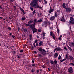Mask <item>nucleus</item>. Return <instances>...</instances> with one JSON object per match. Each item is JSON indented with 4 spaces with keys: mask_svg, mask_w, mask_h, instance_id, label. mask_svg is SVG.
<instances>
[{
    "mask_svg": "<svg viewBox=\"0 0 74 74\" xmlns=\"http://www.w3.org/2000/svg\"><path fill=\"white\" fill-rule=\"evenodd\" d=\"M72 10V9L70 8H67L66 9V11L67 12H70Z\"/></svg>",
    "mask_w": 74,
    "mask_h": 74,
    "instance_id": "0eeeda50",
    "label": "nucleus"
},
{
    "mask_svg": "<svg viewBox=\"0 0 74 74\" xmlns=\"http://www.w3.org/2000/svg\"><path fill=\"white\" fill-rule=\"evenodd\" d=\"M0 18L1 19H3L2 17H0Z\"/></svg>",
    "mask_w": 74,
    "mask_h": 74,
    "instance_id": "69168bd1",
    "label": "nucleus"
},
{
    "mask_svg": "<svg viewBox=\"0 0 74 74\" xmlns=\"http://www.w3.org/2000/svg\"><path fill=\"white\" fill-rule=\"evenodd\" d=\"M21 19H22V20L23 21H25V20L26 19V18L25 17V16H23L22 18Z\"/></svg>",
    "mask_w": 74,
    "mask_h": 74,
    "instance_id": "5701e85b",
    "label": "nucleus"
},
{
    "mask_svg": "<svg viewBox=\"0 0 74 74\" xmlns=\"http://www.w3.org/2000/svg\"><path fill=\"white\" fill-rule=\"evenodd\" d=\"M29 26V28L32 29V31L33 32V33H35L37 32L38 30L35 28L34 25L30 24Z\"/></svg>",
    "mask_w": 74,
    "mask_h": 74,
    "instance_id": "f03ea898",
    "label": "nucleus"
},
{
    "mask_svg": "<svg viewBox=\"0 0 74 74\" xmlns=\"http://www.w3.org/2000/svg\"><path fill=\"white\" fill-rule=\"evenodd\" d=\"M30 8L31 10H32V11H33V8L31 6L30 7Z\"/></svg>",
    "mask_w": 74,
    "mask_h": 74,
    "instance_id": "e433bc0d",
    "label": "nucleus"
},
{
    "mask_svg": "<svg viewBox=\"0 0 74 74\" xmlns=\"http://www.w3.org/2000/svg\"><path fill=\"white\" fill-rule=\"evenodd\" d=\"M65 5H66V4H65V3H63L62 5V7L64 8L65 6Z\"/></svg>",
    "mask_w": 74,
    "mask_h": 74,
    "instance_id": "bb28decb",
    "label": "nucleus"
},
{
    "mask_svg": "<svg viewBox=\"0 0 74 74\" xmlns=\"http://www.w3.org/2000/svg\"><path fill=\"white\" fill-rule=\"evenodd\" d=\"M13 7H14V10H15V9H16V6H13Z\"/></svg>",
    "mask_w": 74,
    "mask_h": 74,
    "instance_id": "a18cd8bd",
    "label": "nucleus"
},
{
    "mask_svg": "<svg viewBox=\"0 0 74 74\" xmlns=\"http://www.w3.org/2000/svg\"><path fill=\"white\" fill-rule=\"evenodd\" d=\"M61 59V56H60V55H59V57L58 58V60H60Z\"/></svg>",
    "mask_w": 74,
    "mask_h": 74,
    "instance_id": "2f4dec72",
    "label": "nucleus"
},
{
    "mask_svg": "<svg viewBox=\"0 0 74 74\" xmlns=\"http://www.w3.org/2000/svg\"><path fill=\"white\" fill-rule=\"evenodd\" d=\"M36 46H37V47H38V43H36Z\"/></svg>",
    "mask_w": 74,
    "mask_h": 74,
    "instance_id": "e2e57ef3",
    "label": "nucleus"
},
{
    "mask_svg": "<svg viewBox=\"0 0 74 74\" xmlns=\"http://www.w3.org/2000/svg\"><path fill=\"white\" fill-rule=\"evenodd\" d=\"M42 26H44L45 27H47V25L45 24V23H43L42 24Z\"/></svg>",
    "mask_w": 74,
    "mask_h": 74,
    "instance_id": "dca6fc26",
    "label": "nucleus"
},
{
    "mask_svg": "<svg viewBox=\"0 0 74 74\" xmlns=\"http://www.w3.org/2000/svg\"><path fill=\"white\" fill-rule=\"evenodd\" d=\"M66 60V59H64L63 60H60V62H63L64 61Z\"/></svg>",
    "mask_w": 74,
    "mask_h": 74,
    "instance_id": "cd10ccee",
    "label": "nucleus"
},
{
    "mask_svg": "<svg viewBox=\"0 0 74 74\" xmlns=\"http://www.w3.org/2000/svg\"><path fill=\"white\" fill-rule=\"evenodd\" d=\"M37 38H39V36H37Z\"/></svg>",
    "mask_w": 74,
    "mask_h": 74,
    "instance_id": "774afa93",
    "label": "nucleus"
},
{
    "mask_svg": "<svg viewBox=\"0 0 74 74\" xmlns=\"http://www.w3.org/2000/svg\"><path fill=\"white\" fill-rule=\"evenodd\" d=\"M48 22V21H45V22H44V23L45 24H46V25H47V24Z\"/></svg>",
    "mask_w": 74,
    "mask_h": 74,
    "instance_id": "7c9ffc66",
    "label": "nucleus"
},
{
    "mask_svg": "<svg viewBox=\"0 0 74 74\" xmlns=\"http://www.w3.org/2000/svg\"><path fill=\"white\" fill-rule=\"evenodd\" d=\"M12 37H13V38H14V39H15V36H14V35H12Z\"/></svg>",
    "mask_w": 74,
    "mask_h": 74,
    "instance_id": "8fccbe9b",
    "label": "nucleus"
},
{
    "mask_svg": "<svg viewBox=\"0 0 74 74\" xmlns=\"http://www.w3.org/2000/svg\"><path fill=\"white\" fill-rule=\"evenodd\" d=\"M40 71V70H37L36 71V73H39V72Z\"/></svg>",
    "mask_w": 74,
    "mask_h": 74,
    "instance_id": "37998d69",
    "label": "nucleus"
},
{
    "mask_svg": "<svg viewBox=\"0 0 74 74\" xmlns=\"http://www.w3.org/2000/svg\"><path fill=\"white\" fill-rule=\"evenodd\" d=\"M12 33H11L9 34V35L10 36H12Z\"/></svg>",
    "mask_w": 74,
    "mask_h": 74,
    "instance_id": "4d7b16f0",
    "label": "nucleus"
},
{
    "mask_svg": "<svg viewBox=\"0 0 74 74\" xmlns=\"http://www.w3.org/2000/svg\"><path fill=\"white\" fill-rule=\"evenodd\" d=\"M42 34H45V32H43Z\"/></svg>",
    "mask_w": 74,
    "mask_h": 74,
    "instance_id": "0e129e2a",
    "label": "nucleus"
},
{
    "mask_svg": "<svg viewBox=\"0 0 74 74\" xmlns=\"http://www.w3.org/2000/svg\"><path fill=\"white\" fill-rule=\"evenodd\" d=\"M32 66L34 67V66H36V64H32Z\"/></svg>",
    "mask_w": 74,
    "mask_h": 74,
    "instance_id": "de8ad7c7",
    "label": "nucleus"
},
{
    "mask_svg": "<svg viewBox=\"0 0 74 74\" xmlns=\"http://www.w3.org/2000/svg\"><path fill=\"white\" fill-rule=\"evenodd\" d=\"M50 35L51 36H52L53 39H55L56 38V36L54 34V33L52 31L50 32Z\"/></svg>",
    "mask_w": 74,
    "mask_h": 74,
    "instance_id": "7ed1b4c3",
    "label": "nucleus"
},
{
    "mask_svg": "<svg viewBox=\"0 0 74 74\" xmlns=\"http://www.w3.org/2000/svg\"><path fill=\"white\" fill-rule=\"evenodd\" d=\"M54 62L55 63V64H56L57 63H58V62L56 60H55L54 61Z\"/></svg>",
    "mask_w": 74,
    "mask_h": 74,
    "instance_id": "ea45409f",
    "label": "nucleus"
},
{
    "mask_svg": "<svg viewBox=\"0 0 74 74\" xmlns=\"http://www.w3.org/2000/svg\"><path fill=\"white\" fill-rule=\"evenodd\" d=\"M8 30H11V29H12L11 28V27H8Z\"/></svg>",
    "mask_w": 74,
    "mask_h": 74,
    "instance_id": "c9c22d12",
    "label": "nucleus"
},
{
    "mask_svg": "<svg viewBox=\"0 0 74 74\" xmlns=\"http://www.w3.org/2000/svg\"><path fill=\"white\" fill-rule=\"evenodd\" d=\"M68 48L69 49V50L70 51H72L71 48V47H70L68 46Z\"/></svg>",
    "mask_w": 74,
    "mask_h": 74,
    "instance_id": "aec40b11",
    "label": "nucleus"
},
{
    "mask_svg": "<svg viewBox=\"0 0 74 74\" xmlns=\"http://www.w3.org/2000/svg\"><path fill=\"white\" fill-rule=\"evenodd\" d=\"M64 49H65V50H67V48H66V47H64Z\"/></svg>",
    "mask_w": 74,
    "mask_h": 74,
    "instance_id": "6e6d98bb",
    "label": "nucleus"
},
{
    "mask_svg": "<svg viewBox=\"0 0 74 74\" xmlns=\"http://www.w3.org/2000/svg\"><path fill=\"white\" fill-rule=\"evenodd\" d=\"M32 63H34V61L33 60H32Z\"/></svg>",
    "mask_w": 74,
    "mask_h": 74,
    "instance_id": "338daca9",
    "label": "nucleus"
},
{
    "mask_svg": "<svg viewBox=\"0 0 74 74\" xmlns=\"http://www.w3.org/2000/svg\"><path fill=\"white\" fill-rule=\"evenodd\" d=\"M69 59H70V60H73V59H74L73 58V57L71 56H69Z\"/></svg>",
    "mask_w": 74,
    "mask_h": 74,
    "instance_id": "a211bd4d",
    "label": "nucleus"
},
{
    "mask_svg": "<svg viewBox=\"0 0 74 74\" xmlns=\"http://www.w3.org/2000/svg\"><path fill=\"white\" fill-rule=\"evenodd\" d=\"M35 11H36V10H35L32 13L33 15H34V14H35V13H36V12H35Z\"/></svg>",
    "mask_w": 74,
    "mask_h": 74,
    "instance_id": "f704fd0d",
    "label": "nucleus"
},
{
    "mask_svg": "<svg viewBox=\"0 0 74 74\" xmlns=\"http://www.w3.org/2000/svg\"><path fill=\"white\" fill-rule=\"evenodd\" d=\"M31 5H32L34 8H37L41 9L42 7L39 6L38 3V0H33L30 3Z\"/></svg>",
    "mask_w": 74,
    "mask_h": 74,
    "instance_id": "f257e3e1",
    "label": "nucleus"
},
{
    "mask_svg": "<svg viewBox=\"0 0 74 74\" xmlns=\"http://www.w3.org/2000/svg\"><path fill=\"white\" fill-rule=\"evenodd\" d=\"M42 22V19H40L37 21V22Z\"/></svg>",
    "mask_w": 74,
    "mask_h": 74,
    "instance_id": "b1692460",
    "label": "nucleus"
},
{
    "mask_svg": "<svg viewBox=\"0 0 74 74\" xmlns=\"http://www.w3.org/2000/svg\"><path fill=\"white\" fill-rule=\"evenodd\" d=\"M43 43V42L42 41H40V42L39 46L41 47L42 45V44Z\"/></svg>",
    "mask_w": 74,
    "mask_h": 74,
    "instance_id": "ddd939ff",
    "label": "nucleus"
},
{
    "mask_svg": "<svg viewBox=\"0 0 74 74\" xmlns=\"http://www.w3.org/2000/svg\"><path fill=\"white\" fill-rule=\"evenodd\" d=\"M54 56L55 58H57V57H58V53H56L55 54Z\"/></svg>",
    "mask_w": 74,
    "mask_h": 74,
    "instance_id": "4468645a",
    "label": "nucleus"
},
{
    "mask_svg": "<svg viewBox=\"0 0 74 74\" xmlns=\"http://www.w3.org/2000/svg\"><path fill=\"white\" fill-rule=\"evenodd\" d=\"M70 64H71V66H74V64L73 63H70Z\"/></svg>",
    "mask_w": 74,
    "mask_h": 74,
    "instance_id": "473e14b6",
    "label": "nucleus"
},
{
    "mask_svg": "<svg viewBox=\"0 0 74 74\" xmlns=\"http://www.w3.org/2000/svg\"><path fill=\"white\" fill-rule=\"evenodd\" d=\"M20 52H23V50H21L20 51Z\"/></svg>",
    "mask_w": 74,
    "mask_h": 74,
    "instance_id": "3c124183",
    "label": "nucleus"
},
{
    "mask_svg": "<svg viewBox=\"0 0 74 74\" xmlns=\"http://www.w3.org/2000/svg\"><path fill=\"white\" fill-rule=\"evenodd\" d=\"M55 17L54 16H52V17H51L50 18V19L51 20V21H53V20H54L55 19Z\"/></svg>",
    "mask_w": 74,
    "mask_h": 74,
    "instance_id": "9d476101",
    "label": "nucleus"
},
{
    "mask_svg": "<svg viewBox=\"0 0 74 74\" xmlns=\"http://www.w3.org/2000/svg\"><path fill=\"white\" fill-rule=\"evenodd\" d=\"M38 56L39 57V58H41L42 57V55L41 54H39L38 55Z\"/></svg>",
    "mask_w": 74,
    "mask_h": 74,
    "instance_id": "c756f323",
    "label": "nucleus"
},
{
    "mask_svg": "<svg viewBox=\"0 0 74 74\" xmlns=\"http://www.w3.org/2000/svg\"><path fill=\"white\" fill-rule=\"evenodd\" d=\"M25 25L26 26H29H29H30V25H29V24H26V25Z\"/></svg>",
    "mask_w": 74,
    "mask_h": 74,
    "instance_id": "bf43d9fd",
    "label": "nucleus"
},
{
    "mask_svg": "<svg viewBox=\"0 0 74 74\" xmlns=\"http://www.w3.org/2000/svg\"><path fill=\"white\" fill-rule=\"evenodd\" d=\"M69 45L70 47H74V43L73 42H70L69 43Z\"/></svg>",
    "mask_w": 74,
    "mask_h": 74,
    "instance_id": "1a4fd4ad",
    "label": "nucleus"
},
{
    "mask_svg": "<svg viewBox=\"0 0 74 74\" xmlns=\"http://www.w3.org/2000/svg\"><path fill=\"white\" fill-rule=\"evenodd\" d=\"M68 73H72L73 72V67H70L68 69Z\"/></svg>",
    "mask_w": 74,
    "mask_h": 74,
    "instance_id": "20e7f679",
    "label": "nucleus"
},
{
    "mask_svg": "<svg viewBox=\"0 0 74 74\" xmlns=\"http://www.w3.org/2000/svg\"><path fill=\"white\" fill-rule=\"evenodd\" d=\"M70 23H72L73 24H74V18L72 17H70Z\"/></svg>",
    "mask_w": 74,
    "mask_h": 74,
    "instance_id": "39448f33",
    "label": "nucleus"
},
{
    "mask_svg": "<svg viewBox=\"0 0 74 74\" xmlns=\"http://www.w3.org/2000/svg\"><path fill=\"white\" fill-rule=\"evenodd\" d=\"M27 29H24V32H27Z\"/></svg>",
    "mask_w": 74,
    "mask_h": 74,
    "instance_id": "58836bf2",
    "label": "nucleus"
},
{
    "mask_svg": "<svg viewBox=\"0 0 74 74\" xmlns=\"http://www.w3.org/2000/svg\"><path fill=\"white\" fill-rule=\"evenodd\" d=\"M50 63L52 64H55V62H53V61H51Z\"/></svg>",
    "mask_w": 74,
    "mask_h": 74,
    "instance_id": "a878e982",
    "label": "nucleus"
},
{
    "mask_svg": "<svg viewBox=\"0 0 74 74\" xmlns=\"http://www.w3.org/2000/svg\"><path fill=\"white\" fill-rule=\"evenodd\" d=\"M62 49L60 47H57L54 50V51L55 52L56 51H61Z\"/></svg>",
    "mask_w": 74,
    "mask_h": 74,
    "instance_id": "423d86ee",
    "label": "nucleus"
},
{
    "mask_svg": "<svg viewBox=\"0 0 74 74\" xmlns=\"http://www.w3.org/2000/svg\"><path fill=\"white\" fill-rule=\"evenodd\" d=\"M52 11H53V9H50V10H49V13H51L52 12H53Z\"/></svg>",
    "mask_w": 74,
    "mask_h": 74,
    "instance_id": "6ab92c4d",
    "label": "nucleus"
},
{
    "mask_svg": "<svg viewBox=\"0 0 74 74\" xmlns=\"http://www.w3.org/2000/svg\"><path fill=\"white\" fill-rule=\"evenodd\" d=\"M32 35H29V39L30 40H32Z\"/></svg>",
    "mask_w": 74,
    "mask_h": 74,
    "instance_id": "c85d7f7f",
    "label": "nucleus"
},
{
    "mask_svg": "<svg viewBox=\"0 0 74 74\" xmlns=\"http://www.w3.org/2000/svg\"><path fill=\"white\" fill-rule=\"evenodd\" d=\"M17 58H19V59H20V57L19 56H18V55H17Z\"/></svg>",
    "mask_w": 74,
    "mask_h": 74,
    "instance_id": "052dcab7",
    "label": "nucleus"
},
{
    "mask_svg": "<svg viewBox=\"0 0 74 74\" xmlns=\"http://www.w3.org/2000/svg\"><path fill=\"white\" fill-rule=\"evenodd\" d=\"M33 45L35 47H36V44L35 43H34L33 44Z\"/></svg>",
    "mask_w": 74,
    "mask_h": 74,
    "instance_id": "603ef678",
    "label": "nucleus"
},
{
    "mask_svg": "<svg viewBox=\"0 0 74 74\" xmlns=\"http://www.w3.org/2000/svg\"><path fill=\"white\" fill-rule=\"evenodd\" d=\"M57 32L58 34H59V29L58 28L57 29Z\"/></svg>",
    "mask_w": 74,
    "mask_h": 74,
    "instance_id": "4c0bfd02",
    "label": "nucleus"
},
{
    "mask_svg": "<svg viewBox=\"0 0 74 74\" xmlns=\"http://www.w3.org/2000/svg\"><path fill=\"white\" fill-rule=\"evenodd\" d=\"M50 23L48 21L47 24V25H49V26H50Z\"/></svg>",
    "mask_w": 74,
    "mask_h": 74,
    "instance_id": "a19ab883",
    "label": "nucleus"
},
{
    "mask_svg": "<svg viewBox=\"0 0 74 74\" xmlns=\"http://www.w3.org/2000/svg\"><path fill=\"white\" fill-rule=\"evenodd\" d=\"M45 50L44 49L42 50V51H40V53L42 54L43 55H46V54L45 53Z\"/></svg>",
    "mask_w": 74,
    "mask_h": 74,
    "instance_id": "6e6552de",
    "label": "nucleus"
},
{
    "mask_svg": "<svg viewBox=\"0 0 74 74\" xmlns=\"http://www.w3.org/2000/svg\"><path fill=\"white\" fill-rule=\"evenodd\" d=\"M42 67L43 68V69H44V68H45V66H42Z\"/></svg>",
    "mask_w": 74,
    "mask_h": 74,
    "instance_id": "13d9d810",
    "label": "nucleus"
},
{
    "mask_svg": "<svg viewBox=\"0 0 74 74\" xmlns=\"http://www.w3.org/2000/svg\"><path fill=\"white\" fill-rule=\"evenodd\" d=\"M48 71H51V69H49V68L48 69Z\"/></svg>",
    "mask_w": 74,
    "mask_h": 74,
    "instance_id": "680f3d73",
    "label": "nucleus"
},
{
    "mask_svg": "<svg viewBox=\"0 0 74 74\" xmlns=\"http://www.w3.org/2000/svg\"><path fill=\"white\" fill-rule=\"evenodd\" d=\"M37 41H38V40H35V43H36V42L37 43Z\"/></svg>",
    "mask_w": 74,
    "mask_h": 74,
    "instance_id": "5fc2aeb1",
    "label": "nucleus"
},
{
    "mask_svg": "<svg viewBox=\"0 0 74 74\" xmlns=\"http://www.w3.org/2000/svg\"><path fill=\"white\" fill-rule=\"evenodd\" d=\"M20 10H21V11H22V12H23V13H24V12H25V11L23 10V9L22 8H20Z\"/></svg>",
    "mask_w": 74,
    "mask_h": 74,
    "instance_id": "4be33fe9",
    "label": "nucleus"
},
{
    "mask_svg": "<svg viewBox=\"0 0 74 74\" xmlns=\"http://www.w3.org/2000/svg\"><path fill=\"white\" fill-rule=\"evenodd\" d=\"M62 35H61L58 38L59 40H62Z\"/></svg>",
    "mask_w": 74,
    "mask_h": 74,
    "instance_id": "393cba45",
    "label": "nucleus"
},
{
    "mask_svg": "<svg viewBox=\"0 0 74 74\" xmlns=\"http://www.w3.org/2000/svg\"><path fill=\"white\" fill-rule=\"evenodd\" d=\"M58 13L57 12H55L54 16L56 18H58Z\"/></svg>",
    "mask_w": 74,
    "mask_h": 74,
    "instance_id": "2eb2a0df",
    "label": "nucleus"
},
{
    "mask_svg": "<svg viewBox=\"0 0 74 74\" xmlns=\"http://www.w3.org/2000/svg\"><path fill=\"white\" fill-rule=\"evenodd\" d=\"M45 2V4H47V1H46L45 0H44Z\"/></svg>",
    "mask_w": 74,
    "mask_h": 74,
    "instance_id": "79ce46f5",
    "label": "nucleus"
},
{
    "mask_svg": "<svg viewBox=\"0 0 74 74\" xmlns=\"http://www.w3.org/2000/svg\"><path fill=\"white\" fill-rule=\"evenodd\" d=\"M42 16V13H39L38 14V16L39 17H41Z\"/></svg>",
    "mask_w": 74,
    "mask_h": 74,
    "instance_id": "f3484780",
    "label": "nucleus"
},
{
    "mask_svg": "<svg viewBox=\"0 0 74 74\" xmlns=\"http://www.w3.org/2000/svg\"><path fill=\"white\" fill-rule=\"evenodd\" d=\"M14 1V0H10V1L11 3H12Z\"/></svg>",
    "mask_w": 74,
    "mask_h": 74,
    "instance_id": "09e8293b",
    "label": "nucleus"
},
{
    "mask_svg": "<svg viewBox=\"0 0 74 74\" xmlns=\"http://www.w3.org/2000/svg\"><path fill=\"white\" fill-rule=\"evenodd\" d=\"M37 19H35L34 21V24H31V25H34L35 26V24H36V23H37Z\"/></svg>",
    "mask_w": 74,
    "mask_h": 74,
    "instance_id": "9b49d317",
    "label": "nucleus"
},
{
    "mask_svg": "<svg viewBox=\"0 0 74 74\" xmlns=\"http://www.w3.org/2000/svg\"><path fill=\"white\" fill-rule=\"evenodd\" d=\"M61 21H62V22H66V19L64 18H63L60 20Z\"/></svg>",
    "mask_w": 74,
    "mask_h": 74,
    "instance_id": "f8f14e48",
    "label": "nucleus"
},
{
    "mask_svg": "<svg viewBox=\"0 0 74 74\" xmlns=\"http://www.w3.org/2000/svg\"><path fill=\"white\" fill-rule=\"evenodd\" d=\"M42 50V48H39L38 49L39 51H40V52Z\"/></svg>",
    "mask_w": 74,
    "mask_h": 74,
    "instance_id": "72a5a7b5",
    "label": "nucleus"
},
{
    "mask_svg": "<svg viewBox=\"0 0 74 74\" xmlns=\"http://www.w3.org/2000/svg\"><path fill=\"white\" fill-rule=\"evenodd\" d=\"M38 32H41V29H39L38 30Z\"/></svg>",
    "mask_w": 74,
    "mask_h": 74,
    "instance_id": "864d4df0",
    "label": "nucleus"
},
{
    "mask_svg": "<svg viewBox=\"0 0 74 74\" xmlns=\"http://www.w3.org/2000/svg\"><path fill=\"white\" fill-rule=\"evenodd\" d=\"M29 22L30 23H34V21L32 19L30 20Z\"/></svg>",
    "mask_w": 74,
    "mask_h": 74,
    "instance_id": "412c9836",
    "label": "nucleus"
},
{
    "mask_svg": "<svg viewBox=\"0 0 74 74\" xmlns=\"http://www.w3.org/2000/svg\"><path fill=\"white\" fill-rule=\"evenodd\" d=\"M31 72H32V73H34V69H32L31 70Z\"/></svg>",
    "mask_w": 74,
    "mask_h": 74,
    "instance_id": "49530a36",
    "label": "nucleus"
},
{
    "mask_svg": "<svg viewBox=\"0 0 74 74\" xmlns=\"http://www.w3.org/2000/svg\"><path fill=\"white\" fill-rule=\"evenodd\" d=\"M66 58L68 59V56H67V54H66Z\"/></svg>",
    "mask_w": 74,
    "mask_h": 74,
    "instance_id": "c03bdc74",
    "label": "nucleus"
}]
</instances>
